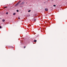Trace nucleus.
Returning a JSON list of instances; mask_svg holds the SVG:
<instances>
[{
    "mask_svg": "<svg viewBox=\"0 0 67 67\" xmlns=\"http://www.w3.org/2000/svg\"><path fill=\"white\" fill-rule=\"evenodd\" d=\"M18 19H20V18H18Z\"/></svg>",
    "mask_w": 67,
    "mask_h": 67,
    "instance_id": "obj_15",
    "label": "nucleus"
},
{
    "mask_svg": "<svg viewBox=\"0 0 67 67\" xmlns=\"http://www.w3.org/2000/svg\"><path fill=\"white\" fill-rule=\"evenodd\" d=\"M1 27H2L1 26H0V29H1Z\"/></svg>",
    "mask_w": 67,
    "mask_h": 67,
    "instance_id": "obj_13",
    "label": "nucleus"
},
{
    "mask_svg": "<svg viewBox=\"0 0 67 67\" xmlns=\"http://www.w3.org/2000/svg\"><path fill=\"white\" fill-rule=\"evenodd\" d=\"M3 22H4L5 21V20L3 19L2 20Z\"/></svg>",
    "mask_w": 67,
    "mask_h": 67,
    "instance_id": "obj_4",
    "label": "nucleus"
},
{
    "mask_svg": "<svg viewBox=\"0 0 67 67\" xmlns=\"http://www.w3.org/2000/svg\"><path fill=\"white\" fill-rule=\"evenodd\" d=\"M17 12H19V10H17Z\"/></svg>",
    "mask_w": 67,
    "mask_h": 67,
    "instance_id": "obj_11",
    "label": "nucleus"
},
{
    "mask_svg": "<svg viewBox=\"0 0 67 67\" xmlns=\"http://www.w3.org/2000/svg\"><path fill=\"white\" fill-rule=\"evenodd\" d=\"M24 2H23L22 3H21L20 4V5H22V4H23H23H24Z\"/></svg>",
    "mask_w": 67,
    "mask_h": 67,
    "instance_id": "obj_2",
    "label": "nucleus"
},
{
    "mask_svg": "<svg viewBox=\"0 0 67 67\" xmlns=\"http://www.w3.org/2000/svg\"><path fill=\"white\" fill-rule=\"evenodd\" d=\"M15 14H16L15 13H14L13 14V15H15Z\"/></svg>",
    "mask_w": 67,
    "mask_h": 67,
    "instance_id": "obj_5",
    "label": "nucleus"
},
{
    "mask_svg": "<svg viewBox=\"0 0 67 67\" xmlns=\"http://www.w3.org/2000/svg\"><path fill=\"white\" fill-rule=\"evenodd\" d=\"M31 11V10H30L28 11V12H30Z\"/></svg>",
    "mask_w": 67,
    "mask_h": 67,
    "instance_id": "obj_8",
    "label": "nucleus"
},
{
    "mask_svg": "<svg viewBox=\"0 0 67 67\" xmlns=\"http://www.w3.org/2000/svg\"><path fill=\"white\" fill-rule=\"evenodd\" d=\"M37 41L36 40H34V42H36Z\"/></svg>",
    "mask_w": 67,
    "mask_h": 67,
    "instance_id": "obj_6",
    "label": "nucleus"
},
{
    "mask_svg": "<svg viewBox=\"0 0 67 67\" xmlns=\"http://www.w3.org/2000/svg\"><path fill=\"white\" fill-rule=\"evenodd\" d=\"M25 47H26L25 46H24V48H25Z\"/></svg>",
    "mask_w": 67,
    "mask_h": 67,
    "instance_id": "obj_12",
    "label": "nucleus"
},
{
    "mask_svg": "<svg viewBox=\"0 0 67 67\" xmlns=\"http://www.w3.org/2000/svg\"><path fill=\"white\" fill-rule=\"evenodd\" d=\"M8 8V7H5L4 8Z\"/></svg>",
    "mask_w": 67,
    "mask_h": 67,
    "instance_id": "obj_7",
    "label": "nucleus"
},
{
    "mask_svg": "<svg viewBox=\"0 0 67 67\" xmlns=\"http://www.w3.org/2000/svg\"><path fill=\"white\" fill-rule=\"evenodd\" d=\"M36 19H35V20H34V21H36Z\"/></svg>",
    "mask_w": 67,
    "mask_h": 67,
    "instance_id": "obj_14",
    "label": "nucleus"
},
{
    "mask_svg": "<svg viewBox=\"0 0 67 67\" xmlns=\"http://www.w3.org/2000/svg\"><path fill=\"white\" fill-rule=\"evenodd\" d=\"M54 7H56V5H53Z\"/></svg>",
    "mask_w": 67,
    "mask_h": 67,
    "instance_id": "obj_10",
    "label": "nucleus"
},
{
    "mask_svg": "<svg viewBox=\"0 0 67 67\" xmlns=\"http://www.w3.org/2000/svg\"><path fill=\"white\" fill-rule=\"evenodd\" d=\"M21 1H20L18 2L15 5V6H17L19 4H20V3L21 2Z\"/></svg>",
    "mask_w": 67,
    "mask_h": 67,
    "instance_id": "obj_1",
    "label": "nucleus"
},
{
    "mask_svg": "<svg viewBox=\"0 0 67 67\" xmlns=\"http://www.w3.org/2000/svg\"><path fill=\"white\" fill-rule=\"evenodd\" d=\"M6 14H8V12H7L6 13Z\"/></svg>",
    "mask_w": 67,
    "mask_h": 67,
    "instance_id": "obj_9",
    "label": "nucleus"
},
{
    "mask_svg": "<svg viewBox=\"0 0 67 67\" xmlns=\"http://www.w3.org/2000/svg\"><path fill=\"white\" fill-rule=\"evenodd\" d=\"M45 10L46 11H48V9H46V8L45 9Z\"/></svg>",
    "mask_w": 67,
    "mask_h": 67,
    "instance_id": "obj_3",
    "label": "nucleus"
}]
</instances>
